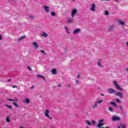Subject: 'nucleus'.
Here are the masks:
<instances>
[{"label":"nucleus","instance_id":"obj_22","mask_svg":"<svg viewBox=\"0 0 128 128\" xmlns=\"http://www.w3.org/2000/svg\"><path fill=\"white\" fill-rule=\"evenodd\" d=\"M108 110H110V112H114V110L112 107H109Z\"/></svg>","mask_w":128,"mask_h":128},{"label":"nucleus","instance_id":"obj_48","mask_svg":"<svg viewBox=\"0 0 128 128\" xmlns=\"http://www.w3.org/2000/svg\"><path fill=\"white\" fill-rule=\"evenodd\" d=\"M20 128H24V126H20Z\"/></svg>","mask_w":128,"mask_h":128},{"label":"nucleus","instance_id":"obj_7","mask_svg":"<svg viewBox=\"0 0 128 128\" xmlns=\"http://www.w3.org/2000/svg\"><path fill=\"white\" fill-rule=\"evenodd\" d=\"M43 8L46 12H50V7L48 6H44Z\"/></svg>","mask_w":128,"mask_h":128},{"label":"nucleus","instance_id":"obj_37","mask_svg":"<svg viewBox=\"0 0 128 128\" xmlns=\"http://www.w3.org/2000/svg\"><path fill=\"white\" fill-rule=\"evenodd\" d=\"M29 18H34V16H29Z\"/></svg>","mask_w":128,"mask_h":128},{"label":"nucleus","instance_id":"obj_11","mask_svg":"<svg viewBox=\"0 0 128 128\" xmlns=\"http://www.w3.org/2000/svg\"><path fill=\"white\" fill-rule=\"evenodd\" d=\"M42 36H43V38H48V34L44 32H43L42 34Z\"/></svg>","mask_w":128,"mask_h":128},{"label":"nucleus","instance_id":"obj_20","mask_svg":"<svg viewBox=\"0 0 128 128\" xmlns=\"http://www.w3.org/2000/svg\"><path fill=\"white\" fill-rule=\"evenodd\" d=\"M5 106H6V108H12V106L8 104H6Z\"/></svg>","mask_w":128,"mask_h":128},{"label":"nucleus","instance_id":"obj_35","mask_svg":"<svg viewBox=\"0 0 128 128\" xmlns=\"http://www.w3.org/2000/svg\"><path fill=\"white\" fill-rule=\"evenodd\" d=\"M27 68H28V70H32V68H31L30 67L28 66Z\"/></svg>","mask_w":128,"mask_h":128},{"label":"nucleus","instance_id":"obj_45","mask_svg":"<svg viewBox=\"0 0 128 128\" xmlns=\"http://www.w3.org/2000/svg\"><path fill=\"white\" fill-rule=\"evenodd\" d=\"M34 88V86H32L31 87V90H32V88Z\"/></svg>","mask_w":128,"mask_h":128},{"label":"nucleus","instance_id":"obj_5","mask_svg":"<svg viewBox=\"0 0 128 128\" xmlns=\"http://www.w3.org/2000/svg\"><path fill=\"white\" fill-rule=\"evenodd\" d=\"M76 12H78V10L76 9H74L72 12V18H74Z\"/></svg>","mask_w":128,"mask_h":128},{"label":"nucleus","instance_id":"obj_51","mask_svg":"<svg viewBox=\"0 0 128 128\" xmlns=\"http://www.w3.org/2000/svg\"><path fill=\"white\" fill-rule=\"evenodd\" d=\"M68 86H70V84H69V85H68Z\"/></svg>","mask_w":128,"mask_h":128},{"label":"nucleus","instance_id":"obj_46","mask_svg":"<svg viewBox=\"0 0 128 128\" xmlns=\"http://www.w3.org/2000/svg\"><path fill=\"white\" fill-rule=\"evenodd\" d=\"M62 86V85L59 84V85H58V86L60 88V86Z\"/></svg>","mask_w":128,"mask_h":128},{"label":"nucleus","instance_id":"obj_38","mask_svg":"<svg viewBox=\"0 0 128 128\" xmlns=\"http://www.w3.org/2000/svg\"><path fill=\"white\" fill-rule=\"evenodd\" d=\"M122 128H125L126 126L124 125H121Z\"/></svg>","mask_w":128,"mask_h":128},{"label":"nucleus","instance_id":"obj_3","mask_svg":"<svg viewBox=\"0 0 128 128\" xmlns=\"http://www.w3.org/2000/svg\"><path fill=\"white\" fill-rule=\"evenodd\" d=\"M115 96H117L120 97L121 98H124V94L120 92H115Z\"/></svg>","mask_w":128,"mask_h":128},{"label":"nucleus","instance_id":"obj_47","mask_svg":"<svg viewBox=\"0 0 128 128\" xmlns=\"http://www.w3.org/2000/svg\"><path fill=\"white\" fill-rule=\"evenodd\" d=\"M78 78H80V75L78 76Z\"/></svg>","mask_w":128,"mask_h":128},{"label":"nucleus","instance_id":"obj_2","mask_svg":"<svg viewBox=\"0 0 128 128\" xmlns=\"http://www.w3.org/2000/svg\"><path fill=\"white\" fill-rule=\"evenodd\" d=\"M49 114H50V110L48 109L46 110L44 112V115L46 116V118H49L50 120H52V117L50 116Z\"/></svg>","mask_w":128,"mask_h":128},{"label":"nucleus","instance_id":"obj_25","mask_svg":"<svg viewBox=\"0 0 128 128\" xmlns=\"http://www.w3.org/2000/svg\"><path fill=\"white\" fill-rule=\"evenodd\" d=\"M40 52H42L43 54H44L45 56L46 54V53L44 52V50H40Z\"/></svg>","mask_w":128,"mask_h":128},{"label":"nucleus","instance_id":"obj_12","mask_svg":"<svg viewBox=\"0 0 128 128\" xmlns=\"http://www.w3.org/2000/svg\"><path fill=\"white\" fill-rule=\"evenodd\" d=\"M80 32V30L76 29V30H74V31L73 32V34H78V32Z\"/></svg>","mask_w":128,"mask_h":128},{"label":"nucleus","instance_id":"obj_8","mask_svg":"<svg viewBox=\"0 0 128 128\" xmlns=\"http://www.w3.org/2000/svg\"><path fill=\"white\" fill-rule=\"evenodd\" d=\"M120 117L118 116H114L112 118V120L114 122H116V120H120Z\"/></svg>","mask_w":128,"mask_h":128},{"label":"nucleus","instance_id":"obj_36","mask_svg":"<svg viewBox=\"0 0 128 128\" xmlns=\"http://www.w3.org/2000/svg\"><path fill=\"white\" fill-rule=\"evenodd\" d=\"M12 88H18V86H13Z\"/></svg>","mask_w":128,"mask_h":128},{"label":"nucleus","instance_id":"obj_53","mask_svg":"<svg viewBox=\"0 0 128 128\" xmlns=\"http://www.w3.org/2000/svg\"><path fill=\"white\" fill-rule=\"evenodd\" d=\"M64 50H66V48H64Z\"/></svg>","mask_w":128,"mask_h":128},{"label":"nucleus","instance_id":"obj_19","mask_svg":"<svg viewBox=\"0 0 128 128\" xmlns=\"http://www.w3.org/2000/svg\"><path fill=\"white\" fill-rule=\"evenodd\" d=\"M37 76L38 78H44V80H46V78H44V76L42 75H38Z\"/></svg>","mask_w":128,"mask_h":128},{"label":"nucleus","instance_id":"obj_28","mask_svg":"<svg viewBox=\"0 0 128 128\" xmlns=\"http://www.w3.org/2000/svg\"><path fill=\"white\" fill-rule=\"evenodd\" d=\"M92 124H93V126H94V124H96V121L92 120Z\"/></svg>","mask_w":128,"mask_h":128},{"label":"nucleus","instance_id":"obj_33","mask_svg":"<svg viewBox=\"0 0 128 128\" xmlns=\"http://www.w3.org/2000/svg\"><path fill=\"white\" fill-rule=\"evenodd\" d=\"M7 100H9V102H14V100L12 99L8 98Z\"/></svg>","mask_w":128,"mask_h":128},{"label":"nucleus","instance_id":"obj_34","mask_svg":"<svg viewBox=\"0 0 128 128\" xmlns=\"http://www.w3.org/2000/svg\"><path fill=\"white\" fill-rule=\"evenodd\" d=\"M99 122H100V123L104 122V119H102V120H100Z\"/></svg>","mask_w":128,"mask_h":128},{"label":"nucleus","instance_id":"obj_30","mask_svg":"<svg viewBox=\"0 0 128 128\" xmlns=\"http://www.w3.org/2000/svg\"><path fill=\"white\" fill-rule=\"evenodd\" d=\"M116 102H120V100L118 98L116 99Z\"/></svg>","mask_w":128,"mask_h":128},{"label":"nucleus","instance_id":"obj_18","mask_svg":"<svg viewBox=\"0 0 128 128\" xmlns=\"http://www.w3.org/2000/svg\"><path fill=\"white\" fill-rule=\"evenodd\" d=\"M30 100L29 98H26V99L25 100V102H26V104H30Z\"/></svg>","mask_w":128,"mask_h":128},{"label":"nucleus","instance_id":"obj_4","mask_svg":"<svg viewBox=\"0 0 128 128\" xmlns=\"http://www.w3.org/2000/svg\"><path fill=\"white\" fill-rule=\"evenodd\" d=\"M90 10H91V12H96V4L93 3L91 4Z\"/></svg>","mask_w":128,"mask_h":128},{"label":"nucleus","instance_id":"obj_23","mask_svg":"<svg viewBox=\"0 0 128 128\" xmlns=\"http://www.w3.org/2000/svg\"><path fill=\"white\" fill-rule=\"evenodd\" d=\"M51 15L52 16H56V12H50Z\"/></svg>","mask_w":128,"mask_h":128},{"label":"nucleus","instance_id":"obj_32","mask_svg":"<svg viewBox=\"0 0 128 128\" xmlns=\"http://www.w3.org/2000/svg\"><path fill=\"white\" fill-rule=\"evenodd\" d=\"M65 29L66 30V32H68V34H70V32H68V28L65 27Z\"/></svg>","mask_w":128,"mask_h":128},{"label":"nucleus","instance_id":"obj_16","mask_svg":"<svg viewBox=\"0 0 128 128\" xmlns=\"http://www.w3.org/2000/svg\"><path fill=\"white\" fill-rule=\"evenodd\" d=\"M52 72L53 74H56V68L53 69L52 70Z\"/></svg>","mask_w":128,"mask_h":128},{"label":"nucleus","instance_id":"obj_26","mask_svg":"<svg viewBox=\"0 0 128 128\" xmlns=\"http://www.w3.org/2000/svg\"><path fill=\"white\" fill-rule=\"evenodd\" d=\"M24 38H26V36H23L21 38H19V40H18L19 42H20V40H24Z\"/></svg>","mask_w":128,"mask_h":128},{"label":"nucleus","instance_id":"obj_52","mask_svg":"<svg viewBox=\"0 0 128 128\" xmlns=\"http://www.w3.org/2000/svg\"><path fill=\"white\" fill-rule=\"evenodd\" d=\"M109 128L108 127H106V128Z\"/></svg>","mask_w":128,"mask_h":128},{"label":"nucleus","instance_id":"obj_15","mask_svg":"<svg viewBox=\"0 0 128 128\" xmlns=\"http://www.w3.org/2000/svg\"><path fill=\"white\" fill-rule=\"evenodd\" d=\"M74 20L72 18H70L68 20H67V24H70V22H72Z\"/></svg>","mask_w":128,"mask_h":128},{"label":"nucleus","instance_id":"obj_42","mask_svg":"<svg viewBox=\"0 0 128 128\" xmlns=\"http://www.w3.org/2000/svg\"><path fill=\"white\" fill-rule=\"evenodd\" d=\"M126 46H128V42H126Z\"/></svg>","mask_w":128,"mask_h":128},{"label":"nucleus","instance_id":"obj_31","mask_svg":"<svg viewBox=\"0 0 128 128\" xmlns=\"http://www.w3.org/2000/svg\"><path fill=\"white\" fill-rule=\"evenodd\" d=\"M92 108H94V110L96 109V106H94V104H92Z\"/></svg>","mask_w":128,"mask_h":128},{"label":"nucleus","instance_id":"obj_14","mask_svg":"<svg viewBox=\"0 0 128 128\" xmlns=\"http://www.w3.org/2000/svg\"><path fill=\"white\" fill-rule=\"evenodd\" d=\"M104 123H98L97 126L98 128H102V126H104Z\"/></svg>","mask_w":128,"mask_h":128},{"label":"nucleus","instance_id":"obj_21","mask_svg":"<svg viewBox=\"0 0 128 128\" xmlns=\"http://www.w3.org/2000/svg\"><path fill=\"white\" fill-rule=\"evenodd\" d=\"M12 104H13L14 106H16V108H18V104H16V102H14Z\"/></svg>","mask_w":128,"mask_h":128},{"label":"nucleus","instance_id":"obj_40","mask_svg":"<svg viewBox=\"0 0 128 128\" xmlns=\"http://www.w3.org/2000/svg\"><path fill=\"white\" fill-rule=\"evenodd\" d=\"M78 80H76V84H78Z\"/></svg>","mask_w":128,"mask_h":128},{"label":"nucleus","instance_id":"obj_13","mask_svg":"<svg viewBox=\"0 0 128 128\" xmlns=\"http://www.w3.org/2000/svg\"><path fill=\"white\" fill-rule=\"evenodd\" d=\"M118 22L120 24L121 26H124V24H125L124 22L122 21V20H118Z\"/></svg>","mask_w":128,"mask_h":128},{"label":"nucleus","instance_id":"obj_27","mask_svg":"<svg viewBox=\"0 0 128 128\" xmlns=\"http://www.w3.org/2000/svg\"><path fill=\"white\" fill-rule=\"evenodd\" d=\"M87 124H88V126H92V124L90 123V120H87Z\"/></svg>","mask_w":128,"mask_h":128},{"label":"nucleus","instance_id":"obj_29","mask_svg":"<svg viewBox=\"0 0 128 128\" xmlns=\"http://www.w3.org/2000/svg\"><path fill=\"white\" fill-rule=\"evenodd\" d=\"M105 16H108L109 14L108 11H106L104 13Z\"/></svg>","mask_w":128,"mask_h":128},{"label":"nucleus","instance_id":"obj_43","mask_svg":"<svg viewBox=\"0 0 128 128\" xmlns=\"http://www.w3.org/2000/svg\"><path fill=\"white\" fill-rule=\"evenodd\" d=\"M98 66H100V62H98Z\"/></svg>","mask_w":128,"mask_h":128},{"label":"nucleus","instance_id":"obj_50","mask_svg":"<svg viewBox=\"0 0 128 128\" xmlns=\"http://www.w3.org/2000/svg\"><path fill=\"white\" fill-rule=\"evenodd\" d=\"M102 96H104V94H102Z\"/></svg>","mask_w":128,"mask_h":128},{"label":"nucleus","instance_id":"obj_6","mask_svg":"<svg viewBox=\"0 0 128 128\" xmlns=\"http://www.w3.org/2000/svg\"><path fill=\"white\" fill-rule=\"evenodd\" d=\"M108 92H109V94H112V93H114V94H116V90H114V89H112V88H108Z\"/></svg>","mask_w":128,"mask_h":128},{"label":"nucleus","instance_id":"obj_9","mask_svg":"<svg viewBox=\"0 0 128 128\" xmlns=\"http://www.w3.org/2000/svg\"><path fill=\"white\" fill-rule=\"evenodd\" d=\"M102 102H104V100H99V101L96 102L95 103V106H96V108H98V104H102Z\"/></svg>","mask_w":128,"mask_h":128},{"label":"nucleus","instance_id":"obj_10","mask_svg":"<svg viewBox=\"0 0 128 128\" xmlns=\"http://www.w3.org/2000/svg\"><path fill=\"white\" fill-rule=\"evenodd\" d=\"M33 46L35 48H38V44L36 42H34Z\"/></svg>","mask_w":128,"mask_h":128},{"label":"nucleus","instance_id":"obj_41","mask_svg":"<svg viewBox=\"0 0 128 128\" xmlns=\"http://www.w3.org/2000/svg\"><path fill=\"white\" fill-rule=\"evenodd\" d=\"M2 35H0V40H2Z\"/></svg>","mask_w":128,"mask_h":128},{"label":"nucleus","instance_id":"obj_24","mask_svg":"<svg viewBox=\"0 0 128 128\" xmlns=\"http://www.w3.org/2000/svg\"><path fill=\"white\" fill-rule=\"evenodd\" d=\"M6 120L7 122H10V118H6Z\"/></svg>","mask_w":128,"mask_h":128},{"label":"nucleus","instance_id":"obj_17","mask_svg":"<svg viewBox=\"0 0 128 128\" xmlns=\"http://www.w3.org/2000/svg\"><path fill=\"white\" fill-rule=\"evenodd\" d=\"M110 104L113 105V106L115 108H118V105L114 102H110Z\"/></svg>","mask_w":128,"mask_h":128},{"label":"nucleus","instance_id":"obj_1","mask_svg":"<svg viewBox=\"0 0 128 128\" xmlns=\"http://www.w3.org/2000/svg\"><path fill=\"white\" fill-rule=\"evenodd\" d=\"M113 82L115 88H116L117 90H124V89L120 87V84H118V82L117 81H114Z\"/></svg>","mask_w":128,"mask_h":128},{"label":"nucleus","instance_id":"obj_49","mask_svg":"<svg viewBox=\"0 0 128 128\" xmlns=\"http://www.w3.org/2000/svg\"><path fill=\"white\" fill-rule=\"evenodd\" d=\"M72 2H74L76 0H71Z\"/></svg>","mask_w":128,"mask_h":128},{"label":"nucleus","instance_id":"obj_39","mask_svg":"<svg viewBox=\"0 0 128 128\" xmlns=\"http://www.w3.org/2000/svg\"><path fill=\"white\" fill-rule=\"evenodd\" d=\"M13 102H18V99H15L14 100H13Z\"/></svg>","mask_w":128,"mask_h":128},{"label":"nucleus","instance_id":"obj_44","mask_svg":"<svg viewBox=\"0 0 128 128\" xmlns=\"http://www.w3.org/2000/svg\"><path fill=\"white\" fill-rule=\"evenodd\" d=\"M11 80H12L9 79V80H8V82H10Z\"/></svg>","mask_w":128,"mask_h":128}]
</instances>
